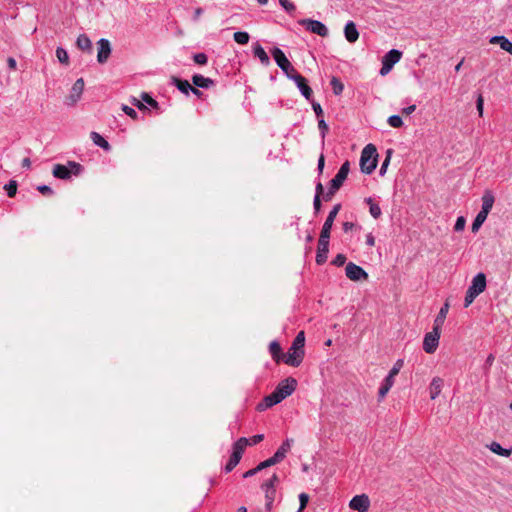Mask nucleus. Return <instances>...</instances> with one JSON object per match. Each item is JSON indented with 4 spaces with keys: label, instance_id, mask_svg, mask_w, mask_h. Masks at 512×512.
<instances>
[{
    "label": "nucleus",
    "instance_id": "24",
    "mask_svg": "<svg viewBox=\"0 0 512 512\" xmlns=\"http://www.w3.org/2000/svg\"><path fill=\"white\" fill-rule=\"evenodd\" d=\"M487 448L499 455V456H502V457H509L511 454H512V448L510 449H507V448H503L498 442L496 441H493L491 442L490 444L487 445Z\"/></svg>",
    "mask_w": 512,
    "mask_h": 512
},
{
    "label": "nucleus",
    "instance_id": "61",
    "mask_svg": "<svg viewBox=\"0 0 512 512\" xmlns=\"http://www.w3.org/2000/svg\"><path fill=\"white\" fill-rule=\"evenodd\" d=\"M366 244L370 247L375 245V237L372 235V233L366 235Z\"/></svg>",
    "mask_w": 512,
    "mask_h": 512
},
{
    "label": "nucleus",
    "instance_id": "23",
    "mask_svg": "<svg viewBox=\"0 0 512 512\" xmlns=\"http://www.w3.org/2000/svg\"><path fill=\"white\" fill-rule=\"evenodd\" d=\"M489 42L491 44H498L502 50L512 55V42L505 36H493Z\"/></svg>",
    "mask_w": 512,
    "mask_h": 512
},
{
    "label": "nucleus",
    "instance_id": "2",
    "mask_svg": "<svg viewBox=\"0 0 512 512\" xmlns=\"http://www.w3.org/2000/svg\"><path fill=\"white\" fill-rule=\"evenodd\" d=\"M304 345L305 334L304 331H300L293 340V343L287 353L285 363L293 367L299 366L304 357Z\"/></svg>",
    "mask_w": 512,
    "mask_h": 512
},
{
    "label": "nucleus",
    "instance_id": "4",
    "mask_svg": "<svg viewBox=\"0 0 512 512\" xmlns=\"http://www.w3.org/2000/svg\"><path fill=\"white\" fill-rule=\"evenodd\" d=\"M377 149L373 144L366 145L360 157L361 171L365 174H371L377 166Z\"/></svg>",
    "mask_w": 512,
    "mask_h": 512
},
{
    "label": "nucleus",
    "instance_id": "58",
    "mask_svg": "<svg viewBox=\"0 0 512 512\" xmlns=\"http://www.w3.org/2000/svg\"><path fill=\"white\" fill-rule=\"evenodd\" d=\"M265 463H266V466L267 468L270 467V466H273L275 464H278L280 463V461L276 458L275 455H273L272 457H270L269 459L265 460Z\"/></svg>",
    "mask_w": 512,
    "mask_h": 512
},
{
    "label": "nucleus",
    "instance_id": "13",
    "mask_svg": "<svg viewBox=\"0 0 512 512\" xmlns=\"http://www.w3.org/2000/svg\"><path fill=\"white\" fill-rule=\"evenodd\" d=\"M370 507V499L367 494L354 496L349 502V508L358 512H367Z\"/></svg>",
    "mask_w": 512,
    "mask_h": 512
},
{
    "label": "nucleus",
    "instance_id": "8",
    "mask_svg": "<svg viewBox=\"0 0 512 512\" xmlns=\"http://www.w3.org/2000/svg\"><path fill=\"white\" fill-rule=\"evenodd\" d=\"M441 335V330L437 329V327H433L431 332H428L424 336L423 340V350L428 354H433L439 345V339Z\"/></svg>",
    "mask_w": 512,
    "mask_h": 512
},
{
    "label": "nucleus",
    "instance_id": "20",
    "mask_svg": "<svg viewBox=\"0 0 512 512\" xmlns=\"http://www.w3.org/2000/svg\"><path fill=\"white\" fill-rule=\"evenodd\" d=\"M344 35L349 43H355L358 40L359 32L353 21H349L346 23L344 27Z\"/></svg>",
    "mask_w": 512,
    "mask_h": 512
},
{
    "label": "nucleus",
    "instance_id": "35",
    "mask_svg": "<svg viewBox=\"0 0 512 512\" xmlns=\"http://www.w3.org/2000/svg\"><path fill=\"white\" fill-rule=\"evenodd\" d=\"M234 40L241 45H245L249 42L250 36L247 32L238 31L233 35Z\"/></svg>",
    "mask_w": 512,
    "mask_h": 512
},
{
    "label": "nucleus",
    "instance_id": "49",
    "mask_svg": "<svg viewBox=\"0 0 512 512\" xmlns=\"http://www.w3.org/2000/svg\"><path fill=\"white\" fill-rule=\"evenodd\" d=\"M345 262H346V256L343 254L336 255V257L332 261V263L336 266H342L345 264Z\"/></svg>",
    "mask_w": 512,
    "mask_h": 512
},
{
    "label": "nucleus",
    "instance_id": "7",
    "mask_svg": "<svg viewBox=\"0 0 512 512\" xmlns=\"http://www.w3.org/2000/svg\"><path fill=\"white\" fill-rule=\"evenodd\" d=\"M83 170V167L74 161H69L67 165L56 164L53 167V176L59 179H69L71 175H79Z\"/></svg>",
    "mask_w": 512,
    "mask_h": 512
},
{
    "label": "nucleus",
    "instance_id": "1",
    "mask_svg": "<svg viewBox=\"0 0 512 512\" xmlns=\"http://www.w3.org/2000/svg\"><path fill=\"white\" fill-rule=\"evenodd\" d=\"M297 387V381L296 379L292 377H288L276 386L275 390L264 397L263 401L257 405V410L263 411L267 408H270L281 401H283L285 398L290 396Z\"/></svg>",
    "mask_w": 512,
    "mask_h": 512
},
{
    "label": "nucleus",
    "instance_id": "19",
    "mask_svg": "<svg viewBox=\"0 0 512 512\" xmlns=\"http://www.w3.org/2000/svg\"><path fill=\"white\" fill-rule=\"evenodd\" d=\"M141 99L142 101L136 99V98H133L132 99V104L134 106H136L139 110H145L146 109V106L144 105L143 102L147 103L149 106L153 107V108H157L158 107V103L157 101H155L148 93H145L143 92L141 94Z\"/></svg>",
    "mask_w": 512,
    "mask_h": 512
},
{
    "label": "nucleus",
    "instance_id": "64",
    "mask_svg": "<svg viewBox=\"0 0 512 512\" xmlns=\"http://www.w3.org/2000/svg\"><path fill=\"white\" fill-rule=\"evenodd\" d=\"M416 109V105H410L408 107H405L402 112L406 115H410L412 114Z\"/></svg>",
    "mask_w": 512,
    "mask_h": 512
},
{
    "label": "nucleus",
    "instance_id": "29",
    "mask_svg": "<svg viewBox=\"0 0 512 512\" xmlns=\"http://www.w3.org/2000/svg\"><path fill=\"white\" fill-rule=\"evenodd\" d=\"M253 52L254 56L257 57L263 65L268 66L270 64L269 56L261 45L256 44Z\"/></svg>",
    "mask_w": 512,
    "mask_h": 512
},
{
    "label": "nucleus",
    "instance_id": "55",
    "mask_svg": "<svg viewBox=\"0 0 512 512\" xmlns=\"http://www.w3.org/2000/svg\"><path fill=\"white\" fill-rule=\"evenodd\" d=\"M38 191L44 195H51L53 194V190L47 186V185H41V186H38Z\"/></svg>",
    "mask_w": 512,
    "mask_h": 512
},
{
    "label": "nucleus",
    "instance_id": "42",
    "mask_svg": "<svg viewBox=\"0 0 512 512\" xmlns=\"http://www.w3.org/2000/svg\"><path fill=\"white\" fill-rule=\"evenodd\" d=\"M279 4L287 11L288 13H292L295 11L296 7L294 3L290 0H279Z\"/></svg>",
    "mask_w": 512,
    "mask_h": 512
},
{
    "label": "nucleus",
    "instance_id": "3",
    "mask_svg": "<svg viewBox=\"0 0 512 512\" xmlns=\"http://www.w3.org/2000/svg\"><path fill=\"white\" fill-rule=\"evenodd\" d=\"M486 284V275L484 273L480 272L473 277L464 299L465 308L469 307L475 298L484 292L486 289Z\"/></svg>",
    "mask_w": 512,
    "mask_h": 512
},
{
    "label": "nucleus",
    "instance_id": "48",
    "mask_svg": "<svg viewBox=\"0 0 512 512\" xmlns=\"http://www.w3.org/2000/svg\"><path fill=\"white\" fill-rule=\"evenodd\" d=\"M122 111H123L126 115H128L129 117H131L132 119H136V118H137V112H136L133 108H131V107L127 106V105H123V106H122Z\"/></svg>",
    "mask_w": 512,
    "mask_h": 512
},
{
    "label": "nucleus",
    "instance_id": "41",
    "mask_svg": "<svg viewBox=\"0 0 512 512\" xmlns=\"http://www.w3.org/2000/svg\"><path fill=\"white\" fill-rule=\"evenodd\" d=\"M388 124L393 128H399L403 125V120L399 115H392L388 118Z\"/></svg>",
    "mask_w": 512,
    "mask_h": 512
},
{
    "label": "nucleus",
    "instance_id": "9",
    "mask_svg": "<svg viewBox=\"0 0 512 512\" xmlns=\"http://www.w3.org/2000/svg\"><path fill=\"white\" fill-rule=\"evenodd\" d=\"M299 24L304 26L311 33L317 34L321 37H326L329 34L328 28L320 21L313 19H302Z\"/></svg>",
    "mask_w": 512,
    "mask_h": 512
},
{
    "label": "nucleus",
    "instance_id": "16",
    "mask_svg": "<svg viewBox=\"0 0 512 512\" xmlns=\"http://www.w3.org/2000/svg\"><path fill=\"white\" fill-rule=\"evenodd\" d=\"M340 209H341V204H336V205H334L332 210L329 212V214L323 224L322 230H321L322 235L330 236V232H331L334 220H335L337 214L339 213Z\"/></svg>",
    "mask_w": 512,
    "mask_h": 512
},
{
    "label": "nucleus",
    "instance_id": "30",
    "mask_svg": "<svg viewBox=\"0 0 512 512\" xmlns=\"http://www.w3.org/2000/svg\"><path fill=\"white\" fill-rule=\"evenodd\" d=\"M90 137L96 146L101 147L105 151H109L111 149V146L108 143V141L105 140L99 133L91 132Z\"/></svg>",
    "mask_w": 512,
    "mask_h": 512
},
{
    "label": "nucleus",
    "instance_id": "32",
    "mask_svg": "<svg viewBox=\"0 0 512 512\" xmlns=\"http://www.w3.org/2000/svg\"><path fill=\"white\" fill-rule=\"evenodd\" d=\"M269 351L271 353L272 358L279 362L281 358V346L277 341H272L269 345Z\"/></svg>",
    "mask_w": 512,
    "mask_h": 512
},
{
    "label": "nucleus",
    "instance_id": "51",
    "mask_svg": "<svg viewBox=\"0 0 512 512\" xmlns=\"http://www.w3.org/2000/svg\"><path fill=\"white\" fill-rule=\"evenodd\" d=\"M263 439H264L263 434L254 435L250 439H248L249 440L248 445H256V444L260 443Z\"/></svg>",
    "mask_w": 512,
    "mask_h": 512
},
{
    "label": "nucleus",
    "instance_id": "22",
    "mask_svg": "<svg viewBox=\"0 0 512 512\" xmlns=\"http://www.w3.org/2000/svg\"><path fill=\"white\" fill-rule=\"evenodd\" d=\"M444 381L440 377H434L429 385L430 398L436 399L442 391Z\"/></svg>",
    "mask_w": 512,
    "mask_h": 512
},
{
    "label": "nucleus",
    "instance_id": "38",
    "mask_svg": "<svg viewBox=\"0 0 512 512\" xmlns=\"http://www.w3.org/2000/svg\"><path fill=\"white\" fill-rule=\"evenodd\" d=\"M5 191L9 197H14L17 192V182L15 180H10L5 186Z\"/></svg>",
    "mask_w": 512,
    "mask_h": 512
},
{
    "label": "nucleus",
    "instance_id": "11",
    "mask_svg": "<svg viewBox=\"0 0 512 512\" xmlns=\"http://www.w3.org/2000/svg\"><path fill=\"white\" fill-rule=\"evenodd\" d=\"M329 239L330 236L320 234L316 254V263L319 265L324 264L327 260V255L329 252Z\"/></svg>",
    "mask_w": 512,
    "mask_h": 512
},
{
    "label": "nucleus",
    "instance_id": "39",
    "mask_svg": "<svg viewBox=\"0 0 512 512\" xmlns=\"http://www.w3.org/2000/svg\"><path fill=\"white\" fill-rule=\"evenodd\" d=\"M56 56L59 60V62L63 63V64H68L69 63V57H68V53L65 49L61 48V47H58L56 49Z\"/></svg>",
    "mask_w": 512,
    "mask_h": 512
},
{
    "label": "nucleus",
    "instance_id": "54",
    "mask_svg": "<svg viewBox=\"0 0 512 512\" xmlns=\"http://www.w3.org/2000/svg\"><path fill=\"white\" fill-rule=\"evenodd\" d=\"M488 214H489V213H487V212H485V211L480 210V211L478 212V214L476 215V217H475V219H474V220L479 221V222H481V223H484V222L486 221L487 217H488Z\"/></svg>",
    "mask_w": 512,
    "mask_h": 512
},
{
    "label": "nucleus",
    "instance_id": "28",
    "mask_svg": "<svg viewBox=\"0 0 512 512\" xmlns=\"http://www.w3.org/2000/svg\"><path fill=\"white\" fill-rule=\"evenodd\" d=\"M449 311V304L445 303L441 308L434 320L433 327H437V329L441 330L442 325L444 324V321L446 319L447 313Z\"/></svg>",
    "mask_w": 512,
    "mask_h": 512
},
{
    "label": "nucleus",
    "instance_id": "37",
    "mask_svg": "<svg viewBox=\"0 0 512 512\" xmlns=\"http://www.w3.org/2000/svg\"><path fill=\"white\" fill-rule=\"evenodd\" d=\"M265 498H266V508L268 510L271 509L273 501L275 499L276 490L275 489H265Z\"/></svg>",
    "mask_w": 512,
    "mask_h": 512
},
{
    "label": "nucleus",
    "instance_id": "25",
    "mask_svg": "<svg viewBox=\"0 0 512 512\" xmlns=\"http://www.w3.org/2000/svg\"><path fill=\"white\" fill-rule=\"evenodd\" d=\"M402 52L397 49H392L383 56V61L391 65L392 67L400 61Z\"/></svg>",
    "mask_w": 512,
    "mask_h": 512
},
{
    "label": "nucleus",
    "instance_id": "60",
    "mask_svg": "<svg viewBox=\"0 0 512 512\" xmlns=\"http://www.w3.org/2000/svg\"><path fill=\"white\" fill-rule=\"evenodd\" d=\"M312 108H313L315 114L318 117L323 114V110H322L321 105L319 103H312Z\"/></svg>",
    "mask_w": 512,
    "mask_h": 512
},
{
    "label": "nucleus",
    "instance_id": "56",
    "mask_svg": "<svg viewBox=\"0 0 512 512\" xmlns=\"http://www.w3.org/2000/svg\"><path fill=\"white\" fill-rule=\"evenodd\" d=\"M313 207L316 213H318L321 209V199L319 195H315L313 200Z\"/></svg>",
    "mask_w": 512,
    "mask_h": 512
},
{
    "label": "nucleus",
    "instance_id": "31",
    "mask_svg": "<svg viewBox=\"0 0 512 512\" xmlns=\"http://www.w3.org/2000/svg\"><path fill=\"white\" fill-rule=\"evenodd\" d=\"M77 47L83 51H90L92 49V42L85 34L78 36L76 41Z\"/></svg>",
    "mask_w": 512,
    "mask_h": 512
},
{
    "label": "nucleus",
    "instance_id": "63",
    "mask_svg": "<svg viewBox=\"0 0 512 512\" xmlns=\"http://www.w3.org/2000/svg\"><path fill=\"white\" fill-rule=\"evenodd\" d=\"M8 67L12 70H15L17 68L16 60L13 57H9L7 59Z\"/></svg>",
    "mask_w": 512,
    "mask_h": 512
},
{
    "label": "nucleus",
    "instance_id": "34",
    "mask_svg": "<svg viewBox=\"0 0 512 512\" xmlns=\"http://www.w3.org/2000/svg\"><path fill=\"white\" fill-rule=\"evenodd\" d=\"M173 82L175 83L176 87L184 94H189L191 89V84L187 80H181L174 78Z\"/></svg>",
    "mask_w": 512,
    "mask_h": 512
},
{
    "label": "nucleus",
    "instance_id": "44",
    "mask_svg": "<svg viewBox=\"0 0 512 512\" xmlns=\"http://www.w3.org/2000/svg\"><path fill=\"white\" fill-rule=\"evenodd\" d=\"M195 63L199 65H205L208 61L207 55L205 53H197L193 57Z\"/></svg>",
    "mask_w": 512,
    "mask_h": 512
},
{
    "label": "nucleus",
    "instance_id": "10",
    "mask_svg": "<svg viewBox=\"0 0 512 512\" xmlns=\"http://www.w3.org/2000/svg\"><path fill=\"white\" fill-rule=\"evenodd\" d=\"M345 274L352 281L367 280L368 278L367 272L353 262H349L346 265Z\"/></svg>",
    "mask_w": 512,
    "mask_h": 512
},
{
    "label": "nucleus",
    "instance_id": "53",
    "mask_svg": "<svg viewBox=\"0 0 512 512\" xmlns=\"http://www.w3.org/2000/svg\"><path fill=\"white\" fill-rule=\"evenodd\" d=\"M285 73V75L293 80V77L294 75H300L296 70L295 68L293 67V65L290 63V67L288 69H286V71H283Z\"/></svg>",
    "mask_w": 512,
    "mask_h": 512
},
{
    "label": "nucleus",
    "instance_id": "21",
    "mask_svg": "<svg viewBox=\"0 0 512 512\" xmlns=\"http://www.w3.org/2000/svg\"><path fill=\"white\" fill-rule=\"evenodd\" d=\"M482 206L481 210L485 211L487 213H490V211L493 208L494 202H495V196L494 193L491 190H485L482 195Z\"/></svg>",
    "mask_w": 512,
    "mask_h": 512
},
{
    "label": "nucleus",
    "instance_id": "33",
    "mask_svg": "<svg viewBox=\"0 0 512 512\" xmlns=\"http://www.w3.org/2000/svg\"><path fill=\"white\" fill-rule=\"evenodd\" d=\"M366 202L369 204V212L371 216L375 219H378L382 214L380 206L374 203L371 198H367Z\"/></svg>",
    "mask_w": 512,
    "mask_h": 512
},
{
    "label": "nucleus",
    "instance_id": "52",
    "mask_svg": "<svg viewBox=\"0 0 512 512\" xmlns=\"http://www.w3.org/2000/svg\"><path fill=\"white\" fill-rule=\"evenodd\" d=\"M393 67L382 60V67L380 69V75L385 76L387 75Z\"/></svg>",
    "mask_w": 512,
    "mask_h": 512
},
{
    "label": "nucleus",
    "instance_id": "14",
    "mask_svg": "<svg viewBox=\"0 0 512 512\" xmlns=\"http://www.w3.org/2000/svg\"><path fill=\"white\" fill-rule=\"evenodd\" d=\"M349 168H350V165H349L348 161L344 162L341 165L337 174L330 182V186H332V190H338L342 186L343 182L346 180V178L348 176Z\"/></svg>",
    "mask_w": 512,
    "mask_h": 512
},
{
    "label": "nucleus",
    "instance_id": "62",
    "mask_svg": "<svg viewBox=\"0 0 512 512\" xmlns=\"http://www.w3.org/2000/svg\"><path fill=\"white\" fill-rule=\"evenodd\" d=\"M483 225V223L474 220L471 226V230L473 233H476L479 231L480 227Z\"/></svg>",
    "mask_w": 512,
    "mask_h": 512
},
{
    "label": "nucleus",
    "instance_id": "27",
    "mask_svg": "<svg viewBox=\"0 0 512 512\" xmlns=\"http://www.w3.org/2000/svg\"><path fill=\"white\" fill-rule=\"evenodd\" d=\"M192 82L198 88H209L214 84L212 79L204 77L200 74H195L192 77Z\"/></svg>",
    "mask_w": 512,
    "mask_h": 512
},
{
    "label": "nucleus",
    "instance_id": "17",
    "mask_svg": "<svg viewBox=\"0 0 512 512\" xmlns=\"http://www.w3.org/2000/svg\"><path fill=\"white\" fill-rule=\"evenodd\" d=\"M293 81L295 82L296 86L300 90L301 94L307 99L310 100L312 97V89L307 84L306 78H304L302 75H294Z\"/></svg>",
    "mask_w": 512,
    "mask_h": 512
},
{
    "label": "nucleus",
    "instance_id": "50",
    "mask_svg": "<svg viewBox=\"0 0 512 512\" xmlns=\"http://www.w3.org/2000/svg\"><path fill=\"white\" fill-rule=\"evenodd\" d=\"M389 162H390V152L388 153L386 159L383 161V163H382V165L380 167L379 174L381 176H383L386 173V170H387V167L389 165Z\"/></svg>",
    "mask_w": 512,
    "mask_h": 512
},
{
    "label": "nucleus",
    "instance_id": "12",
    "mask_svg": "<svg viewBox=\"0 0 512 512\" xmlns=\"http://www.w3.org/2000/svg\"><path fill=\"white\" fill-rule=\"evenodd\" d=\"M84 90V80L79 78L73 84L70 94L66 97L65 103L68 106H74L81 98Z\"/></svg>",
    "mask_w": 512,
    "mask_h": 512
},
{
    "label": "nucleus",
    "instance_id": "26",
    "mask_svg": "<svg viewBox=\"0 0 512 512\" xmlns=\"http://www.w3.org/2000/svg\"><path fill=\"white\" fill-rule=\"evenodd\" d=\"M293 444V439H286L282 445L278 448V450L275 452L276 458L281 462L287 455V453L290 451Z\"/></svg>",
    "mask_w": 512,
    "mask_h": 512
},
{
    "label": "nucleus",
    "instance_id": "47",
    "mask_svg": "<svg viewBox=\"0 0 512 512\" xmlns=\"http://www.w3.org/2000/svg\"><path fill=\"white\" fill-rule=\"evenodd\" d=\"M476 108H477V111L479 113V116H482L483 115V108H484V99H483V96L481 94H479L478 97H477Z\"/></svg>",
    "mask_w": 512,
    "mask_h": 512
},
{
    "label": "nucleus",
    "instance_id": "45",
    "mask_svg": "<svg viewBox=\"0 0 512 512\" xmlns=\"http://www.w3.org/2000/svg\"><path fill=\"white\" fill-rule=\"evenodd\" d=\"M318 128L321 132V137L324 140L326 133L328 131V125L323 118L318 120Z\"/></svg>",
    "mask_w": 512,
    "mask_h": 512
},
{
    "label": "nucleus",
    "instance_id": "43",
    "mask_svg": "<svg viewBox=\"0 0 512 512\" xmlns=\"http://www.w3.org/2000/svg\"><path fill=\"white\" fill-rule=\"evenodd\" d=\"M299 501H300V507L298 509V512H302L305 507L307 506V503L309 501V496L306 493L299 494Z\"/></svg>",
    "mask_w": 512,
    "mask_h": 512
},
{
    "label": "nucleus",
    "instance_id": "36",
    "mask_svg": "<svg viewBox=\"0 0 512 512\" xmlns=\"http://www.w3.org/2000/svg\"><path fill=\"white\" fill-rule=\"evenodd\" d=\"M330 84L335 95H340L343 92L344 85L337 77H332Z\"/></svg>",
    "mask_w": 512,
    "mask_h": 512
},
{
    "label": "nucleus",
    "instance_id": "57",
    "mask_svg": "<svg viewBox=\"0 0 512 512\" xmlns=\"http://www.w3.org/2000/svg\"><path fill=\"white\" fill-rule=\"evenodd\" d=\"M265 463H266V466L267 468L270 467V466H273L275 464H278L280 463V461L276 458L275 455H273L272 457H270L269 459L265 460Z\"/></svg>",
    "mask_w": 512,
    "mask_h": 512
},
{
    "label": "nucleus",
    "instance_id": "46",
    "mask_svg": "<svg viewBox=\"0 0 512 512\" xmlns=\"http://www.w3.org/2000/svg\"><path fill=\"white\" fill-rule=\"evenodd\" d=\"M466 224V220L463 216L457 218L456 223L454 225L455 231L459 232L464 230Z\"/></svg>",
    "mask_w": 512,
    "mask_h": 512
},
{
    "label": "nucleus",
    "instance_id": "59",
    "mask_svg": "<svg viewBox=\"0 0 512 512\" xmlns=\"http://www.w3.org/2000/svg\"><path fill=\"white\" fill-rule=\"evenodd\" d=\"M324 165H325V158H324V155L321 154L318 159V165H317V169H318L319 173H322V171L324 169Z\"/></svg>",
    "mask_w": 512,
    "mask_h": 512
},
{
    "label": "nucleus",
    "instance_id": "6",
    "mask_svg": "<svg viewBox=\"0 0 512 512\" xmlns=\"http://www.w3.org/2000/svg\"><path fill=\"white\" fill-rule=\"evenodd\" d=\"M249 440L246 437L239 438L232 447V454L225 466V471H232L240 462L245 448L248 446Z\"/></svg>",
    "mask_w": 512,
    "mask_h": 512
},
{
    "label": "nucleus",
    "instance_id": "40",
    "mask_svg": "<svg viewBox=\"0 0 512 512\" xmlns=\"http://www.w3.org/2000/svg\"><path fill=\"white\" fill-rule=\"evenodd\" d=\"M278 482L277 474H273L268 480L262 484V489H275V484Z\"/></svg>",
    "mask_w": 512,
    "mask_h": 512
},
{
    "label": "nucleus",
    "instance_id": "5",
    "mask_svg": "<svg viewBox=\"0 0 512 512\" xmlns=\"http://www.w3.org/2000/svg\"><path fill=\"white\" fill-rule=\"evenodd\" d=\"M403 365H404V361L402 359H398L394 363L393 367L391 368V370L389 371L388 375L385 377L383 383L381 384V386L379 388V391H378V400L379 401H382L386 397V395L388 394V392L394 385V379L398 375L400 370L402 369Z\"/></svg>",
    "mask_w": 512,
    "mask_h": 512
},
{
    "label": "nucleus",
    "instance_id": "15",
    "mask_svg": "<svg viewBox=\"0 0 512 512\" xmlns=\"http://www.w3.org/2000/svg\"><path fill=\"white\" fill-rule=\"evenodd\" d=\"M97 46H98L97 61L99 63L103 64L108 60V58L111 54V45H110L109 40H107L105 38H101L97 42Z\"/></svg>",
    "mask_w": 512,
    "mask_h": 512
},
{
    "label": "nucleus",
    "instance_id": "18",
    "mask_svg": "<svg viewBox=\"0 0 512 512\" xmlns=\"http://www.w3.org/2000/svg\"><path fill=\"white\" fill-rule=\"evenodd\" d=\"M271 53H272V56L277 64V66L282 71H286V69H288L290 67L291 62L289 61V59L286 57V55L280 48L275 47Z\"/></svg>",
    "mask_w": 512,
    "mask_h": 512
}]
</instances>
